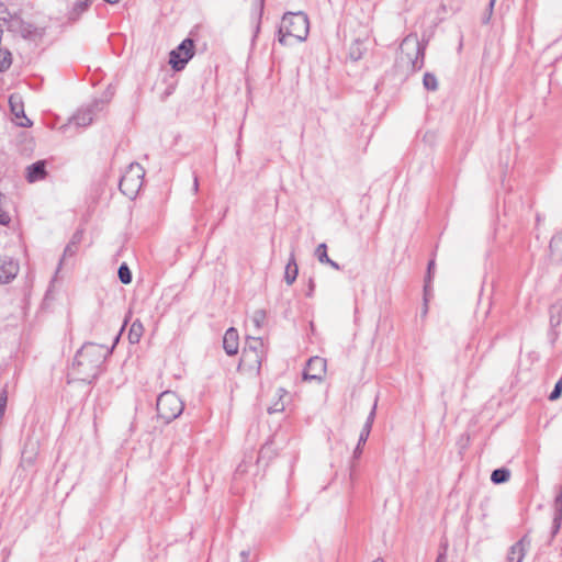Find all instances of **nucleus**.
<instances>
[{
    "instance_id": "8",
    "label": "nucleus",
    "mask_w": 562,
    "mask_h": 562,
    "mask_svg": "<svg viewBox=\"0 0 562 562\" xmlns=\"http://www.w3.org/2000/svg\"><path fill=\"white\" fill-rule=\"evenodd\" d=\"M326 372V360L321 357H312L304 369L305 381H322Z\"/></svg>"
},
{
    "instance_id": "35",
    "label": "nucleus",
    "mask_w": 562,
    "mask_h": 562,
    "mask_svg": "<svg viewBox=\"0 0 562 562\" xmlns=\"http://www.w3.org/2000/svg\"><path fill=\"white\" fill-rule=\"evenodd\" d=\"M249 555V552L248 551H241L240 552V557H241V562H246L247 558Z\"/></svg>"
},
{
    "instance_id": "25",
    "label": "nucleus",
    "mask_w": 562,
    "mask_h": 562,
    "mask_svg": "<svg viewBox=\"0 0 562 562\" xmlns=\"http://www.w3.org/2000/svg\"><path fill=\"white\" fill-rule=\"evenodd\" d=\"M551 316H550V323L552 326H558L561 323L562 317V306L553 305L551 307Z\"/></svg>"
},
{
    "instance_id": "23",
    "label": "nucleus",
    "mask_w": 562,
    "mask_h": 562,
    "mask_svg": "<svg viewBox=\"0 0 562 562\" xmlns=\"http://www.w3.org/2000/svg\"><path fill=\"white\" fill-rule=\"evenodd\" d=\"M423 85L425 89L436 91L438 89L437 77L431 72H426L423 78Z\"/></svg>"
},
{
    "instance_id": "31",
    "label": "nucleus",
    "mask_w": 562,
    "mask_h": 562,
    "mask_svg": "<svg viewBox=\"0 0 562 562\" xmlns=\"http://www.w3.org/2000/svg\"><path fill=\"white\" fill-rule=\"evenodd\" d=\"M75 252H76L75 244L71 243V244L67 245V247L65 248L63 258H65L67 256H72V255H75ZM63 260L64 259H60L59 266L63 263Z\"/></svg>"
},
{
    "instance_id": "19",
    "label": "nucleus",
    "mask_w": 562,
    "mask_h": 562,
    "mask_svg": "<svg viewBox=\"0 0 562 562\" xmlns=\"http://www.w3.org/2000/svg\"><path fill=\"white\" fill-rule=\"evenodd\" d=\"M315 256L316 258L318 259V261L321 263H326V265H329L331 268H334L335 270H339L340 269V266L331 260L328 255H327V246L326 244L322 243L319 244L316 249H315Z\"/></svg>"
},
{
    "instance_id": "36",
    "label": "nucleus",
    "mask_w": 562,
    "mask_h": 562,
    "mask_svg": "<svg viewBox=\"0 0 562 562\" xmlns=\"http://www.w3.org/2000/svg\"><path fill=\"white\" fill-rule=\"evenodd\" d=\"M434 268H435V262H434V260H431L429 262V265H428V276H430V273L432 272Z\"/></svg>"
},
{
    "instance_id": "26",
    "label": "nucleus",
    "mask_w": 562,
    "mask_h": 562,
    "mask_svg": "<svg viewBox=\"0 0 562 562\" xmlns=\"http://www.w3.org/2000/svg\"><path fill=\"white\" fill-rule=\"evenodd\" d=\"M266 319V312L263 310H256L251 316V322L256 328H260Z\"/></svg>"
},
{
    "instance_id": "40",
    "label": "nucleus",
    "mask_w": 562,
    "mask_h": 562,
    "mask_svg": "<svg viewBox=\"0 0 562 562\" xmlns=\"http://www.w3.org/2000/svg\"><path fill=\"white\" fill-rule=\"evenodd\" d=\"M372 562H384L382 559L378 558L375 560H373Z\"/></svg>"
},
{
    "instance_id": "1",
    "label": "nucleus",
    "mask_w": 562,
    "mask_h": 562,
    "mask_svg": "<svg viewBox=\"0 0 562 562\" xmlns=\"http://www.w3.org/2000/svg\"><path fill=\"white\" fill-rule=\"evenodd\" d=\"M120 335L114 339L111 349L102 345L93 342L85 344L77 352L71 369L68 373L69 378L74 381L91 382L100 372V367L105 358L112 352L114 346L117 344Z\"/></svg>"
},
{
    "instance_id": "11",
    "label": "nucleus",
    "mask_w": 562,
    "mask_h": 562,
    "mask_svg": "<svg viewBox=\"0 0 562 562\" xmlns=\"http://www.w3.org/2000/svg\"><path fill=\"white\" fill-rule=\"evenodd\" d=\"M529 544L527 536L522 537L509 548L506 562H522Z\"/></svg>"
},
{
    "instance_id": "21",
    "label": "nucleus",
    "mask_w": 562,
    "mask_h": 562,
    "mask_svg": "<svg viewBox=\"0 0 562 562\" xmlns=\"http://www.w3.org/2000/svg\"><path fill=\"white\" fill-rule=\"evenodd\" d=\"M510 472L505 468L496 469L491 474V481L495 484H502L509 480Z\"/></svg>"
},
{
    "instance_id": "13",
    "label": "nucleus",
    "mask_w": 562,
    "mask_h": 562,
    "mask_svg": "<svg viewBox=\"0 0 562 562\" xmlns=\"http://www.w3.org/2000/svg\"><path fill=\"white\" fill-rule=\"evenodd\" d=\"M223 347L228 356H234L238 352L239 337L235 328L231 327L226 330L223 338Z\"/></svg>"
},
{
    "instance_id": "3",
    "label": "nucleus",
    "mask_w": 562,
    "mask_h": 562,
    "mask_svg": "<svg viewBox=\"0 0 562 562\" xmlns=\"http://www.w3.org/2000/svg\"><path fill=\"white\" fill-rule=\"evenodd\" d=\"M424 64V48L416 37L403 40L396 57V66L405 74L419 70Z\"/></svg>"
},
{
    "instance_id": "2",
    "label": "nucleus",
    "mask_w": 562,
    "mask_h": 562,
    "mask_svg": "<svg viewBox=\"0 0 562 562\" xmlns=\"http://www.w3.org/2000/svg\"><path fill=\"white\" fill-rule=\"evenodd\" d=\"M310 31L307 15L303 12H288L283 15L279 27V43L288 45V38L293 37L299 42L305 41Z\"/></svg>"
},
{
    "instance_id": "16",
    "label": "nucleus",
    "mask_w": 562,
    "mask_h": 562,
    "mask_svg": "<svg viewBox=\"0 0 562 562\" xmlns=\"http://www.w3.org/2000/svg\"><path fill=\"white\" fill-rule=\"evenodd\" d=\"M38 451V443L34 440H27L22 451V462L26 465H32L36 459Z\"/></svg>"
},
{
    "instance_id": "9",
    "label": "nucleus",
    "mask_w": 562,
    "mask_h": 562,
    "mask_svg": "<svg viewBox=\"0 0 562 562\" xmlns=\"http://www.w3.org/2000/svg\"><path fill=\"white\" fill-rule=\"evenodd\" d=\"M9 105L11 113L14 116V121L19 126L30 127L32 121L26 117L24 113V103L22 97L19 93H13L9 98Z\"/></svg>"
},
{
    "instance_id": "27",
    "label": "nucleus",
    "mask_w": 562,
    "mask_h": 562,
    "mask_svg": "<svg viewBox=\"0 0 562 562\" xmlns=\"http://www.w3.org/2000/svg\"><path fill=\"white\" fill-rule=\"evenodd\" d=\"M362 56V47H361V43L359 42H356L351 45L350 47V50H349V57L352 59V60H358L360 59Z\"/></svg>"
},
{
    "instance_id": "15",
    "label": "nucleus",
    "mask_w": 562,
    "mask_h": 562,
    "mask_svg": "<svg viewBox=\"0 0 562 562\" xmlns=\"http://www.w3.org/2000/svg\"><path fill=\"white\" fill-rule=\"evenodd\" d=\"M26 171V179L29 182H35L44 179L46 176L45 161L40 160L32 164L27 167Z\"/></svg>"
},
{
    "instance_id": "4",
    "label": "nucleus",
    "mask_w": 562,
    "mask_h": 562,
    "mask_svg": "<svg viewBox=\"0 0 562 562\" xmlns=\"http://www.w3.org/2000/svg\"><path fill=\"white\" fill-rule=\"evenodd\" d=\"M263 356L262 339L255 337L248 338L241 353L238 369L252 375L259 374Z\"/></svg>"
},
{
    "instance_id": "39",
    "label": "nucleus",
    "mask_w": 562,
    "mask_h": 562,
    "mask_svg": "<svg viewBox=\"0 0 562 562\" xmlns=\"http://www.w3.org/2000/svg\"><path fill=\"white\" fill-rule=\"evenodd\" d=\"M494 2H495V0H491V1H490V9H492V8H493Z\"/></svg>"
},
{
    "instance_id": "28",
    "label": "nucleus",
    "mask_w": 562,
    "mask_h": 562,
    "mask_svg": "<svg viewBox=\"0 0 562 562\" xmlns=\"http://www.w3.org/2000/svg\"><path fill=\"white\" fill-rule=\"evenodd\" d=\"M90 1L91 0H77L72 9L74 14L77 16L81 14L89 7Z\"/></svg>"
},
{
    "instance_id": "6",
    "label": "nucleus",
    "mask_w": 562,
    "mask_h": 562,
    "mask_svg": "<svg viewBox=\"0 0 562 562\" xmlns=\"http://www.w3.org/2000/svg\"><path fill=\"white\" fill-rule=\"evenodd\" d=\"M158 416L166 423H170L181 415L183 412V402L171 391L161 393L157 400Z\"/></svg>"
},
{
    "instance_id": "20",
    "label": "nucleus",
    "mask_w": 562,
    "mask_h": 562,
    "mask_svg": "<svg viewBox=\"0 0 562 562\" xmlns=\"http://www.w3.org/2000/svg\"><path fill=\"white\" fill-rule=\"evenodd\" d=\"M144 334V326L140 321L136 319L132 323L128 331V340L131 344H137Z\"/></svg>"
},
{
    "instance_id": "14",
    "label": "nucleus",
    "mask_w": 562,
    "mask_h": 562,
    "mask_svg": "<svg viewBox=\"0 0 562 562\" xmlns=\"http://www.w3.org/2000/svg\"><path fill=\"white\" fill-rule=\"evenodd\" d=\"M19 265L11 259H0V283H8L15 278Z\"/></svg>"
},
{
    "instance_id": "22",
    "label": "nucleus",
    "mask_w": 562,
    "mask_h": 562,
    "mask_svg": "<svg viewBox=\"0 0 562 562\" xmlns=\"http://www.w3.org/2000/svg\"><path fill=\"white\" fill-rule=\"evenodd\" d=\"M550 249L553 255L562 257V231L552 237L550 241Z\"/></svg>"
},
{
    "instance_id": "29",
    "label": "nucleus",
    "mask_w": 562,
    "mask_h": 562,
    "mask_svg": "<svg viewBox=\"0 0 562 562\" xmlns=\"http://www.w3.org/2000/svg\"><path fill=\"white\" fill-rule=\"evenodd\" d=\"M561 393H562V379H560L557 383H555V386L553 389V391L551 392V394L549 395V400L550 401H555L558 400L560 396H561Z\"/></svg>"
},
{
    "instance_id": "24",
    "label": "nucleus",
    "mask_w": 562,
    "mask_h": 562,
    "mask_svg": "<svg viewBox=\"0 0 562 562\" xmlns=\"http://www.w3.org/2000/svg\"><path fill=\"white\" fill-rule=\"evenodd\" d=\"M119 279L123 284H130L132 282V273L130 268L123 263L120 266L119 271Z\"/></svg>"
},
{
    "instance_id": "37",
    "label": "nucleus",
    "mask_w": 562,
    "mask_h": 562,
    "mask_svg": "<svg viewBox=\"0 0 562 562\" xmlns=\"http://www.w3.org/2000/svg\"><path fill=\"white\" fill-rule=\"evenodd\" d=\"M193 190H194V192H196L199 190V181H198L196 177H194V180H193Z\"/></svg>"
},
{
    "instance_id": "5",
    "label": "nucleus",
    "mask_w": 562,
    "mask_h": 562,
    "mask_svg": "<svg viewBox=\"0 0 562 562\" xmlns=\"http://www.w3.org/2000/svg\"><path fill=\"white\" fill-rule=\"evenodd\" d=\"M144 176V168L137 162H132L121 177V192L130 199L135 198L143 186Z\"/></svg>"
},
{
    "instance_id": "12",
    "label": "nucleus",
    "mask_w": 562,
    "mask_h": 562,
    "mask_svg": "<svg viewBox=\"0 0 562 562\" xmlns=\"http://www.w3.org/2000/svg\"><path fill=\"white\" fill-rule=\"evenodd\" d=\"M375 409H376V401L374 402L372 408H371V412L361 429V432H360V436H359V440H358V445L355 449V457L358 458L359 454L361 453V447L366 443V441L368 440V437L370 435V431H371V428H372V424H373V420H374V417H375Z\"/></svg>"
},
{
    "instance_id": "7",
    "label": "nucleus",
    "mask_w": 562,
    "mask_h": 562,
    "mask_svg": "<svg viewBox=\"0 0 562 562\" xmlns=\"http://www.w3.org/2000/svg\"><path fill=\"white\" fill-rule=\"evenodd\" d=\"M193 41L184 40L177 49L171 50L169 63L175 70H181L193 56Z\"/></svg>"
},
{
    "instance_id": "18",
    "label": "nucleus",
    "mask_w": 562,
    "mask_h": 562,
    "mask_svg": "<svg viewBox=\"0 0 562 562\" xmlns=\"http://www.w3.org/2000/svg\"><path fill=\"white\" fill-rule=\"evenodd\" d=\"M299 268L295 261L294 254L292 252L284 271V281L291 285L297 278Z\"/></svg>"
},
{
    "instance_id": "30",
    "label": "nucleus",
    "mask_w": 562,
    "mask_h": 562,
    "mask_svg": "<svg viewBox=\"0 0 562 562\" xmlns=\"http://www.w3.org/2000/svg\"><path fill=\"white\" fill-rule=\"evenodd\" d=\"M5 405H7V393H5V391H2V392H0V419L4 415Z\"/></svg>"
},
{
    "instance_id": "32",
    "label": "nucleus",
    "mask_w": 562,
    "mask_h": 562,
    "mask_svg": "<svg viewBox=\"0 0 562 562\" xmlns=\"http://www.w3.org/2000/svg\"><path fill=\"white\" fill-rule=\"evenodd\" d=\"M436 562H447L446 550L443 552L439 553V555L437 557Z\"/></svg>"
},
{
    "instance_id": "10",
    "label": "nucleus",
    "mask_w": 562,
    "mask_h": 562,
    "mask_svg": "<svg viewBox=\"0 0 562 562\" xmlns=\"http://www.w3.org/2000/svg\"><path fill=\"white\" fill-rule=\"evenodd\" d=\"M102 102L95 101L92 104L88 105L87 108L80 109L72 117L71 122L76 126L86 127L90 125L93 121V116L97 111H100L102 109Z\"/></svg>"
},
{
    "instance_id": "17",
    "label": "nucleus",
    "mask_w": 562,
    "mask_h": 562,
    "mask_svg": "<svg viewBox=\"0 0 562 562\" xmlns=\"http://www.w3.org/2000/svg\"><path fill=\"white\" fill-rule=\"evenodd\" d=\"M562 522V487L560 488L559 494L554 499V516H553V526H552V535H555L561 527Z\"/></svg>"
},
{
    "instance_id": "38",
    "label": "nucleus",
    "mask_w": 562,
    "mask_h": 562,
    "mask_svg": "<svg viewBox=\"0 0 562 562\" xmlns=\"http://www.w3.org/2000/svg\"><path fill=\"white\" fill-rule=\"evenodd\" d=\"M427 311H428V306H427V303H425V306L423 308V316H425L427 314Z\"/></svg>"
},
{
    "instance_id": "34",
    "label": "nucleus",
    "mask_w": 562,
    "mask_h": 562,
    "mask_svg": "<svg viewBox=\"0 0 562 562\" xmlns=\"http://www.w3.org/2000/svg\"><path fill=\"white\" fill-rule=\"evenodd\" d=\"M314 288H315L314 281L310 280L307 296H311L313 294Z\"/></svg>"
},
{
    "instance_id": "33",
    "label": "nucleus",
    "mask_w": 562,
    "mask_h": 562,
    "mask_svg": "<svg viewBox=\"0 0 562 562\" xmlns=\"http://www.w3.org/2000/svg\"><path fill=\"white\" fill-rule=\"evenodd\" d=\"M263 4H265V0H258V15H259V18L262 15Z\"/></svg>"
}]
</instances>
